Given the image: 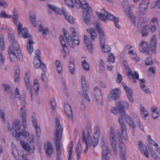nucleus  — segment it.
Returning <instances> with one entry per match:
<instances>
[{
  "instance_id": "473e14b6",
  "label": "nucleus",
  "mask_w": 160,
  "mask_h": 160,
  "mask_svg": "<svg viewBox=\"0 0 160 160\" xmlns=\"http://www.w3.org/2000/svg\"><path fill=\"white\" fill-rule=\"evenodd\" d=\"M87 31L90 35L92 40L94 41L97 37V33L95 30L93 28H88Z\"/></svg>"
},
{
  "instance_id": "c756f323",
  "label": "nucleus",
  "mask_w": 160,
  "mask_h": 160,
  "mask_svg": "<svg viewBox=\"0 0 160 160\" xmlns=\"http://www.w3.org/2000/svg\"><path fill=\"white\" fill-rule=\"evenodd\" d=\"M46 152L48 157H50L52 152L53 151L52 146L50 142L47 143V145L45 147Z\"/></svg>"
},
{
  "instance_id": "c9c22d12",
  "label": "nucleus",
  "mask_w": 160,
  "mask_h": 160,
  "mask_svg": "<svg viewBox=\"0 0 160 160\" xmlns=\"http://www.w3.org/2000/svg\"><path fill=\"white\" fill-rule=\"evenodd\" d=\"M82 147L80 143V141H78V143L76 148V152H77V159L79 160L80 158L81 155V153Z\"/></svg>"
},
{
  "instance_id": "2f4dec72",
  "label": "nucleus",
  "mask_w": 160,
  "mask_h": 160,
  "mask_svg": "<svg viewBox=\"0 0 160 160\" xmlns=\"http://www.w3.org/2000/svg\"><path fill=\"white\" fill-rule=\"evenodd\" d=\"M69 70L71 73L73 74L75 70V62L73 59H70L69 63Z\"/></svg>"
},
{
  "instance_id": "9d476101",
  "label": "nucleus",
  "mask_w": 160,
  "mask_h": 160,
  "mask_svg": "<svg viewBox=\"0 0 160 160\" xmlns=\"http://www.w3.org/2000/svg\"><path fill=\"white\" fill-rule=\"evenodd\" d=\"M149 2V0H142L140 4V13L142 15H144L146 13Z\"/></svg>"
},
{
  "instance_id": "dca6fc26",
  "label": "nucleus",
  "mask_w": 160,
  "mask_h": 160,
  "mask_svg": "<svg viewBox=\"0 0 160 160\" xmlns=\"http://www.w3.org/2000/svg\"><path fill=\"white\" fill-rule=\"evenodd\" d=\"M156 36L153 35L150 41V46L151 49V52L153 54H155L157 50Z\"/></svg>"
},
{
  "instance_id": "de8ad7c7",
  "label": "nucleus",
  "mask_w": 160,
  "mask_h": 160,
  "mask_svg": "<svg viewBox=\"0 0 160 160\" xmlns=\"http://www.w3.org/2000/svg\"><path fill=\"white\" fill-rule=\"evenodd\" d=\"M140 112L141 115L143 116L144 118L147 117L148 116V113L146 109L144 107H142L140 109Z\"/></svg>"
},
{
  "instance_id": "bb28decb",
  "label": "nucleus",
  "mask_w": 160,
  "mask_h": 160,
  "mask_svg": "<svg viewBox=\"0 0 160 160\" xmlns=\"http://www.w3.org/2000/svg\"><path fill=\"white\" fill-rule=\"evenodd\" d=\"M122 116H120L119 117L118 119V121L119 124L121 126V131L122 134H123L124 132H126V124L122 119Z\"/></svg>"
},
{
  "instance_id": "7c9ffc66",
  "label": "nucleus",
  "mask_w": 160,
  "mask_h": 160,
  "mask_svg": "<svg viewBox=\"0 0 160 160\" xmlns=\"http://www.w3.org/2000/svg\"><path fill=\"white\" fill-rule=\"evenodd\" d=\"M15 48H14L17 53L19 60L20 61H22L23 60V57L21 53V51L19 47V44H16Z\"/></svg>"
},
{
  "instance_id": "ea45409f",
  "label": "nucleus",
  "mask_w": 160,
  "mask_h": 160,
  "mask_svg": "<svg viewBox=\"0 0 160 160\" xmlns=\"http://www.w3.org/2000/svg\"><path fill=\"white\" fill-rule=\"evenodd\" d=\"M33 88L35 91V94L37 95L39 91V82L37 79H35L34 80Z\"/></svg>"
},
{
  "instance_id": "bf43d9fd",
  "label": "nucleus",
  "mask_w": 160,
  "mask_h": 160,
  "mask_svg": "<svg viewBox=\"0 0 160 160\" xmlns=\"http://www.w3.org/2000/svg\"><path fill=\"white\" fill-rule=\"evenodd\" d=\"M63 33L64 36L66 39V41L68 40H70L72 39L71 37L70 34L68 33V31L65 29L63 31Z\"/></svg>"
},
{
  "instance_id": "f257e3e1",
  "label": "nucleus",
  "mask_w": 160,
  "mask_h": 160,
  "mask_svg": "<svg viewBox=\"0 0 160 160\" xmlns=\"http://www.w3.org/2000/svg\"><path fill=\"white\" fill-rule=\"evenodd\" d=\"M26 116H21L22 122L23 124L22 126L19 125V122H14L12 124V128L14 129L12 133V136L14 137L17 140H19L21 136L28 137L29 134L28 132L26 131V125L27 122Z\"/></svg>"
},
{
  "instance_id": "72a5a7b5",
  "label": "nucleus",
  "mask_w": 160,
  "mask_h": 160,
  "mask_svg": "<svg viewBox=\"0 0 160 160\" xmlns=\"http://www.w3.org/2000/svg\"><path fill=\"white\" fill-rule=\"evenodd\" d=\"M123 103V101L119 102L118 103L117 106V107L119 109V112L121 114V115L126 113L124 111V108Z\"/></svg>"
},
{
  "instance_id": "ddd939ff",
  "label": "nucleus",
  "mask_w": 160,
  "mask_h": 160,
  "mask_svg": "<svg viewBox=\"0 0 160 160\" xmlns=\"http://www.w3.org/2000/svg\"><path fill=\"white\" fill-rule=\"evenodd\" d=\"M64 107L66 115L70 119L73 121V113L71 106L68 103H65Z\"/></svg>"
},
{
  "instance_id": "4be33fe9",
  "label": "nucleus",
  "mask_w": 160,
  "mask_h": 160,
  "mask_svg": "<svg viewBox=\"0 0 160 160\" xmlns=\"http://www.w3.org/2000/svg\"><path fill=\"white\" fill-rule=\"evenodd\" d=\"M119 148L120 149V155L121 159L122 160H126L125 158L126 152L124 143H121L119 144Z\"/></svg>"
},
{
  "instance_id": "37998d69",
  "label": "nucleus",
  "mask_w": 160,
  "mask_h": 160,
  "mask_svg": "<svg viewBox=\"0 0 160 160\" xmlns=\"http://www.w3.org/2000/svg\"><path fill=\"white\" fill-rule=\"evenodd\" d=\"M73 3V8L78 9L80 8L82 2L80 0H71Z\"/></svg>"
},
{
  "instance_id": "09e8293b",
  "label": "nucleus",
  "mask_w": 160,
  "mask_h": 160,
  "mask_svg": "<svg viewBox=\"0 0 160 160\" xmlns=\"http://www.w3.org/2000/svg\"><path fill=\"white\" fill-rule=\"evenodd\" d=\"M20 71L19 69H18L16 70L14 74V82H17L19 81L20 78Z\"/></svg>"
},
{
  "instance_id": "39448f33",
  "label": "nucleus",
  "mask_w": 160,
  "mask_h": 160,
  "mask_svg": "<svg viewBox=\"0 0 160 160\" xmlns=\"http://www.w3.org/2000/svg\"><path fill=\"white\" fill-rule=\"evenodd\" d=\"M40 55V50L38 49H36L35 51V56L33 63L36 68H38L40 67L42 71L43 72H45L47 71L46 65L45 63H42L41 61Z\"/></svg>"
},
{
  "instance_id": "cd10ccee",
  "label": "nucleus",
  "mask_w": 160,
  "mask_h": 160,
  "mask_svg": "<svg viewBox=\"0 0 160 160\" xmlns=\"http://www.w3.org/2000/svg\"><path fill=\"white\" fill-rule=\"evenodd\" d=\"M108 19L113 21L115 27L118 28H120V26L118 23L119 18L118 17H116L111 14L109 15V16L108 17Z\"/></svg>"
},
{
  "instance_id": "c03bdc74",
  "label": "nucleus",
  "mask_w": 160,
  "mask_h": 160,
  "mask_svg": "<svg viewBox=\"0 0 160 160\" xmlns=\"http://www.w3.org/2000/svg\"><path fill=\"white\" fill-rule=\"evenodd\" d=\"M122 7L124 11H125L131 8L129 5L128 1L126 0H124L122 3Z\"/></svg>"
},
{
  "instance_id": "c85d7f7f",
  "label": "nucleus",
  "mask_w": 160,
  "mask_h": 160,
  "mask_svg": "<svg viewBox=\"0 0 160 160\" xmlns=\"http://www.w3.org/2000/svg\"><path fill=\"white\" fill-rule=\"evenodd\" d=\"M122 116V117H124V118L126 122L130 126L133 128H135V126L132 121V119L130 116L127 114L126 113L124 114Z\"/></svg>"
},
{
  "instance_id": "603ef678",
  "label": "nucleus",
  "mask_w": 160,
  "mask_h": 160,
  "mask_svg": "<svg viewBox=\"0 0 160 160\" xmlns=\"http://www.w3.org/2000/svg\"><path fill=\"white\" fill-rule=\"evenodd\" d=\"M138 146L140 151L142 152H144V151L147 150L146 146L143 144L141 141H139Z\"/></svg>"
},
{
  "instance_id": "680f3d73",
  "label": "nucleus",
  "mask_w": 160,
  "mask_h": 160,
  "mask_svg": "<svg viewBox=\"0 0 160 160\" xmlns=\"http://www.w3.org/2000/svg\"><path fill=\"white\" fill-rule=\"evenodd\" d=\"M105 34L100 35L99 40L101 46H103L104 45L105 40Z\"/></svg>"
},
{
  "instance_id": "f3484780",
  "label": "nucleus",
  "mask_w": 160,
  "mask_h": 160,
  "mask_svg": "<svg viewBox=\"0 0 160 160\" xmlns=\"http://www.w3.org/2000/svg\"><path fill=\"white\" fill-rule=\"evenodd\" d=\"M29 76H28L27 73L26 72L25 73V75L24 81L26 86V88L27 90L31 94V99H32V90L31 85L29 83Z\"/></svg>"
},
{
  "instance_id": "0e129e2a",
  "label": "nucleus",
  "mask_w": 160,
  "mask_h": 160,
  "mask_svg": "<svg viewBox=\"0 0 160 160\" xmlns=\"http://www.w3.org/2000/svg\"><path fill=\"white\" fill-rule=\"evenodd\" d=\"M14 23L18 26V30L20 29H22V24L18 20H14L13 21Z\"/></svg>"
},
{
  "instance_id": "20e7f679",
  "label": "nucleus",
  "mask_w": 160,
  "mask_h": 160,
  "mask_svg": "<svg viewBox=\"0 0 160 160\" xmlns=\"http://www.w3.org/2000/svg\"><path fill=\"white\" fill-rule=\"evenodd\" d=\"M91 137L89 133V132H88L87 134V138H86L84 132H83L82 142H84L86 145V149L84 151L85 153H86L88 151V148L91 147L92 143L93 146L95 148L98 144V135L95 132L94 135L92 142L91 140Z\"/></svg>"
},
{
  "instance_id": "9b49d317",
  "label": "nucleus",
  "mask_w": 160,
  "mask_h": 160,
  "mask_svg": "<svg viewBox=\"0 0 160 160\" xmlns=\"http://www.w3.org/2000/svg\"><path fill=\"white\" fill-rule=\"evenodd\" d=\"M122 85L123 87L124 90L126 92V94L129 101L131 103H133V99L132 97V90L128 87L125 83H122Z\"/></svg>"
},
{
  "instance_id": "393cba45",
  "label": "nucleus",
  "mask_w": 160,
  "mask_h": 160,
  "mask_svg": "<svg viewBox=\"0 0 160 160\" xmlns=\"http://www.w3.org/2000/svg\"><path fill=\"white\" fill-rule=\"evenodd\" d=\"M63 13L65 18L71 23H74L73 18L70 14L66 10L65 8H62Z\"/></svg>"
},
{
  "instance_id": "69168bd1",
  "label": "nucleus",
  "mask_w": 160,
  "mask_h": 160,
  "mask_svg": "<svg viewBox=\"0 0 160 160\" xmlns=\"http://www.w3.org/2000/svg\"><path fill=\"white\" fill-rule=\"evenodd\" d=\"M50 105L52 110H54L56 109V101L54 99L51 100Z\"/></svg>"
},
{
  "instance_id": "4d7b16f0",
  "label": "nucleus",
  "mask_w": 160,
  "mask_h": 160,
  "mask_svg": "<svg viewBox=\"0 0 160 160\" xmlns=\"http://www.w3.org/2000/svg\"><path fill=\"white\" fill-rule=\"evenodd\" d=\"M11 16L8 15L4 11H2L0 13V18H10Z\"/></svg>"
},
{
  "instance_id": "49530a36",
  "label": "nucleus",
  "mask_w": 160,
  "mask_h": 160,
  "mask_svg": "<svg viewBox=\"0 0 160 160\" xmlns=\"http://www.w3.org/2000/svg\"><path fill=\"white\" fill-rule=\"evenodd\" d=\"M55 65L58 73H61L62 70V67L60 61L56 60L55 62Z\"/></svg>"
},
{
  "instance_id": "a878e982",
  "label": "nucleus",
  "mask_w": 160,
  "mask_h": 160,
  "mask_svg": "<svg viewBox=\"0 0 160 160\" xmlns=\"http://www.w3.org/2000/svg\"><path fill=\"white\" fill-rule=\"evenodd\" d=\"M139 81L140 82V86L141 89L144 91V92L147 94H150V92L148 89V88L144 84L145 82V79L144 78L141 79H138Z\"/></svg>"
},
{
  "instance_id": "b1692460",
  "label": "nucleus",
  "mask_w": 160,
  "mask_h": 160,
  "mask_svg": "<svg viewBox=\"0 0 160 160\" xmlns=\"http://www.w3.org/2000/svg\"><path fill=\"white\" fill-rule=\"evenodd\" d=\"M92 11H83V20L84 22L88 25L89 24L90 20V12Z\"/></svg>"
},
{
  "instance_id": "3c124183",
  "label": "nucleus",
  "mask_w": 160,
  "mask_h": 160,
  "mask_svg": "<svg viewBox=\"0 0 160 160\" xmlns=\"http://www.w3.org/2000/svg\"><path fill=\"white\" fill-rule=\"evenodd\" d=\"M69 149L68 152L69 157L68 160H72V152L73 145L72 143H70L69 145Z\"/></svg>"
},
{
  "instance_id": "864d4df0",
  "label": "nucleus",
  "mask_w": 160,
  "mask_h": 160,
  "mask_svg": "<svg viewBox=\"0 0 160 160\" xmlns=\"http://www.w3.org/2000/svg\"><path fill=\"white\" fill-rule=\"evenodd\" d=\"M82 66L85 70L88 71L89 70V65L85 60L82 61Z\"/></svg>"
},
{
  "instance_id": "79ce46f5",
  "label": "nucleus",
  "mask_w": 160,
  "mask_h": 160,
  "mask_svg": "<svg viewBox=\"0 0 160 160\" xmlns=\"http://www.w3.org/2000/svg\"><path fill=\"white\" fill-rule=\"evenodd\" d=\"M148 21L147 18L146 17H143L140 18L138 20V27L139 28V26L141 27L142 24L147 22Z\"/></svg>"
},
{
  "instance_id": "6e6552de",
  "label": "nucleus",
  "mask_w": 160,
  "mask_h": 160,
  "mask_svg": "<svg viewBox=\"0 0 160 160\" xmlns=\"http://www.w3.org/2000/svg\"><path fill=\"white\" fill-rule=\"evenodd\" d=\"M121 91L119 88H116L112 90L109 93L108 99L109 101L114 100L117 99L119 96Z\"/></svg>"
},
{
  "instance_id": "423d86ee",
  "label": "nucleus",
  "mask_w": 160,
  "mask_h": 160,
  "mask_svg": "<svg viewBox=\"0 0 160 160\" xmlns=\"http://www.w3.org/2000/svg\"><path fill=\"white\" fill-rule=\"evenodd\" d=\"M123 64H124L125 69L127 72V74L129 79L132 80V81L135 83L136 82V79H138L139 78V75L137 71H135L133 74L132 72L131 69L128 67V65L126 61H123Z\"/></svg>"
},
{
  "instance_id": "f03ea898",
  "label": "nucleus",
  "mask_w": 160,
  "mask_h": 160,
  "mask_svg": "<svg viewBox=\"0 0 160 160\" xmlns=\"http://www.w3.org/2000/svg\"><path fill=\"white\" fill-rule=\"evenodd\" d=\"M56 130L54 131V139L57 151V160H62L60 159L62 151L60 143L62 138L63 128L58 119H56Z\"/></svg>"
},
{
  "instance_id": "7ed1b4c3",
  "label": "nucleus",
  "mask_w": 160,
  "mask_h": 160,
  "mask_svg": "<svg viewBox=\"0 0 160 160\" xmlns=\"http://www.w3.org/2000/svg\"><path fill=\"white\" fill-rule=\"evenodd\" d=\"M22 29H20L18 30V35L20 37L22 36L24 38H28V42L27 46V49L28 53L30 54L34 51L33 46L34 42L32 41V37L29 36L28 30L27 28H24L22 30Z\"/></svg>"
},
{
  "instance_id": "e2e57ef3",
  "label": "nucleus",
  "mask_w": 160,
  "mask_h": 160,
  "mask_svg": "<svg viewBox=\"0 0 160 160\" xmlns=\"http://www.w3.org/2000/svg\"><path fill=\"white\" fill-rule=\"evenodd\" d=\"M30 19L33 26L35 27H36L37 25L36 23V19L35 16H30Z\"/></svg>"
},
{
  "instance_id": "2eb2a0df",
  "label": "nucleus",
  "mask_w": 160,
  "mask_h": 160,
  "mask_svg": "<svg viewBox=\"0 0 160 160\" xmlns=\"http://www.w3.org/2000/svg\"><path fill=\"white\" fill-rule=\"evenodd\" d=\"M109 136L111 146H113L114 148H116V145H117L116 138L114 131L112 128H111Z\"/></svg>"
},
{
  "instance_id": "6ab92c4d",
  "label": "nucleus",
  "mask_w": 160,
  "mask_h": 160,
  "mask_svg": "<svg viewBox=\"0 0 160 160\" xmlns=\"http://www.w3.org/2000/svg\"><path fill=\"white\" fill-rule=\"evenodd\" d=\"M110 153V150L109 148L106 149V148L104 147L102 150V160H110L109 154Z\"/></svg>"
},
{
  "instance_id": "4c0bfd02",
  "label": "nucleus",
  "mask_w": 160,
  "mask_h": 160,
  "mask_svg": "<svg viewBox=\"0 0 160 160\" xmlns=\"http://www.w3.org/2000/svg\"><path fill=\"white\" fill-rule=\"evenodd\" d=\"M147 26L144 25L143 26H141V28H140V30H138V32H140L142 33V37H144L147 36L148 34V32L147 30Z\"/></svg>"
},
{
  "instance_id": "5701e85b",
  "label": "nucleus",
  "mask_w": 160,
  "mask_h": 160,
  "mask_svg": "<svg viewBox=\"0 0 160 160\" xmlns=\"http://www.w3.org/2000/svg\"><path fill=\"white\" fill-rule=\"evenodd\" d=\"M84 39L85 43L90 52L92 53V52L93 44L89 40V38L86 35H84Z\"/></svg>"
},
{
  "instance_id": "e433bc0d",
  "label": "nucleus",
  "mask_w": 160,
  "mask_h": 160,
  "mask_svg": "<svg viewBox=\"0 0 160 160\" xmlns=\"http://www.w3.org/2000/svg\"><path fill=\"white\" fill-rule=\"evenodd\" d=\"M26 103L24 99L22 101V107L21 109V111L22 113L21 116H23L24 117L27 116L26 110Z\"/></svg>"
},
{
  "instance_id": "052dcab7",
  "label": "nucleus",
  "mask_w": 160,
  "mask_h": 160,
  "mask_svg": "<svg viewBox=\"0 0 160 160\" xmlns=\"http://www.w3.org/2000/svg\"><path fill=\"white\" fill-rule=\"evenodd\" d=\"M96 28L97 29L98 31L99 34V35H103L104 34L103 30L102 29V28L100 26L99 24L97 23L96 26Z\"/></svg>"
},
{
  "instance_id": "a19ab883",
  "label": "nucleus",
  "mask_w": 160,
  "mask_h": 160,
  "mask_svg": "<svg viewBox=\"0 0 160 160\" xmlns=\"http://www.w3.org/2000/svg\"><path fill=\"white\" fill-rule=\"evenodd\" d=\"M2 86L6 92L10 93L12 92L11 87L8 84H2Z\"/></svg>"
},
{
  "instance_id": "8fccbe9b",
  "label": "nucleus",
  "mask_w": 160,
  "mask_h": 160,
  "mask_svg": "<svg viewBox=\"0 0 160 160\" xmlns=\"http://www.w3.org/2000/svg\"><path fill=\"white\" fill-rule=\"evenodd\" d=\"M60 41L61 44L63 48V51L65 53H66L64 48H67V46L66 45L65 41L64 38L62 36H60Z\"/></svg>"
},
{
  "instance_id": "a211bd4d",
  "label": "nucleus",
  "mask_w": 160,
  "mask_h": 160,
  "mask_svg": "<svg viewBox=\"0 0 160 160\" xmlns=\"http://www.w3.org/2000/svg\"><path fill=\"white\" fill-rule=\"evenodd\" d=\"M158 22L157 18H153L150 23V31L153 33L155 32L158 26Z\"/></svg>"
},
{
  "instance_id": "1a4fd4ad",
  "label": "nucleus",
  "mask_w": 160,
  "mask_h": 160,
  "mask_svg": "<svg viewBox=\"0 0 160 160\" xmlns=\"http://www.w3.org/2000/svg\"><path fill=\"white\" fill-rule=\"evenodd\" d=\"M20 142L24 149L28 152L30 154H32L34 152L35 149L34 145H29L28 143L25 142L23 140H20Z\"/></svg>"
},
{
  "instance_id": "4468645a",
  "label": "nucleus",
  "mask_w": 160,
  "mask_h": 160,
  "mask_svg": "<svg viewBox=\"0 0 160 160\" xmlns=\"http://www.w3.org/2000/svg\"><path fill=\"white\" fill-rule=\"evenodd\" d=\"M139 50L140 51L146 54H148L149 53L148 44L145 41H142L139 45Z\"/></svg>"
},
{
  "instance_id": "a18cd8bd",
  "label": "nucleus",
  "mask_w": 160,
  "mask_h": 160,
  "mask_svg": "<svg viewBox=\"0 0 160 160\" xmlns=\"http://www.w3.org/2000/svg\"><path fill=\"white\" fill-rule=\"evenodd\" d=\"M107 62L109 63L111 62L113 63L115 62V56L113 53H109L108 54V59Z\"/></svg>"
},
{
  "instance_id": "58836bf2",
  "label": "nucleus",
  "mask_w": 160,
  "mask_h": 160,
  "mask_svg": "<svg viewBox=\"0 0 160 160\" xmlns=\"http://www.w3.org/2000/svg\"><path fill=\"white\" fill-rule=\"evenodd\" d=\"M83 9V11H92V8L89 6L86 1H84L81 3V6L80 8Z\"/></svg>"
},
{
  "instance_id": "f8f14e48",
  "label": "nucleus",
  "mask_w": 160,
  "mask_h": 160,
  "mask_svg": "<svg viewBox=\"0 0 160 160\" xmlns=\"http://www.w3.org/2000/svg\"><path fill=\"white\" fill-rule=\"evenodd\" d=\"M101 12L102 14L98 12H96L97 16L102 21L106 22L109 15L111 14V13L106 11L104 8H103L101 10Z\"/></svg>"
},
{
  "instance_id": "412c9836",
  "label": "nucleus",
  "mask_w": 160,
  "mask_h": 160,
  "mask_svg": "<svg viewBox=\"0 0 160 160\" xmlns=\"http://www.w3.org/2000/svg\"><path fill=\"white\" fill-rule=\"evenodd\" d=\"M94 94L96 100L97 102L102 101V95L101 90L98 86L96 87L94 89Z\"/></svg>"
},
{
  "instance_id": "774afa93",
  "label": "nucleus",
  "mask_w": 160,
  "mask_h": 160,
  "mask_svg": "<svg viewBox=\"0 0 160 160\" xmlns=\"http://www.w3.org/2000/svg\"><path fill=\"white\" fill-rule=\"evenodd\" d=\"M13 15L12 17L13 21L18 20V14L17 11L14 9L13 11Z\"/></svg>"
},
{
  "instance_id": "f704fd0d",
  "label": "nucleus",
  "mask_w": 160,
  "mask_h": 160,
  "mask_svg": "<svg viewBox=\"0 0 160 160\" xmlns=\"http://www.w3.org/2000/svg\"><path fill=\"white\" fill-rule=\"evenodd\" d=\"M128 54L130 55V57L133 60L139 61L140 59L136 53L133 50H131L128 52Z\"/></svg>"
},
{
  "instance_id": "aec40b11",
  "label": "nucleus",
  "mask_w": 160,
  "mask_h": 160,
  "mask_svg": "<svg viewBox=\"0 0 160 160\" xmlns=\"http://www.w3.org/2000/svg\"><path fill=\"white\" fill-rule=\"evenodd\" d=\"M14 32L13 31H10L8 33V38L11 44L15 48L16 44H18L16 40L15 39L14 36Z\"/></svg>"
},
{
  "instance_id": "5fc2aeb1",
  "label": "nucleus",
  "mask_w": 160,
  "mask_h": 160,
  "mask_svg": "<svg viewBox=\"0 0 160 160\" xmlns=\"http://www.w3.org/2000/svg\"><path fill=\"white\" fill-rule=\"evenodd\" d=\"M101 48L102 51L104 52H108L111 50V48L108 46H105V45L101 46Z\"/></svg>"
},
{
  "instance_id": "13d9d810",
  "label": "nucleus",
  "mask_w": 160,
  "mask_h": 160,
  "mask_svg": "<svg viewBox=\"0 0 160 160\" xmlns=\"http://www.w3.org/2000/svg\"><path fill=\"white\" fill-rule=\"evenodd\" d=\"M145 63L147 65H152L153 64L152 60L151 57H148L145 60Z\"/></svg>"
},
{
  "instance_id": "6e6d98bb",
  "label": "nucleus",
  "mask_w": 160,
  "mask_h": 160,
  "mask_svg": "<svg viewBox=\"0 0 160 160\" xmlns=\"http://www.w3.org/2000/svg\"><path fill=\"white\" fill-rule=\"evenodd\" d=\"M10 59L11 61L12 62H16L18 58L15 53L14 54H10L9 55Z\"/></svg>"
},
{
  "instance_id": "338daca9",
  "label": "nucleus",
  "mask_w": 160,
  "mask_h": 160,
  "mask_svg": "<svg viewBox=\"0 0 160 160\" xmlns=\"http://www.w3.org/2000/svg\"><path fill=\"white\" fill-rule=\"evenodd\" d=\"M5 58L2 55V52L0 50V65H3L4 62Z\"/></svg>"
},
{
  "instance_id": "0eeeda50",
  "label": "nucleus",
  "mask_w": 160,
  "mask_h": 160,
  "mask_svg": "<svg viewBox=\"0 0 160 160\" xmlns=\"http://www.w3.org/2000/svg\"><path fill=\"white\" fill-rule=\"evenodd\" d=\"M82 87L83 93L84 94V98L87 101H90V99L88 97V87L87 82L84 76L82 77Z\"/></svg>"
}]
</instances>
